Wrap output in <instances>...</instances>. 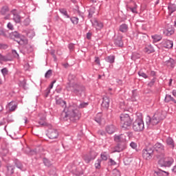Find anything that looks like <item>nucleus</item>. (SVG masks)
<instances>
[{"label":"nucleus","mask_w":176,"mask_h":176,"mask_svg":"<svg viewBox=\"0 0 176 176\" xmlns=\"http://www.w3.org/2000/svg\"><path fill=\"white\" fill-rule=\"evenodd\" d=\"M80 119V112L74 106L65 107L60 114V120L75 123Z\"/></svg>","instance_id":"1"},{"label":"nucleus","mask_w":176,"mask_h":176,"mask_svg":"<svg viewBox=\"0 0 176 176\" xmlns=\"http://www.w3.org/2000/svg\"><path fill=\"white\" fill-rule=\"evenodd\" d=\"M154 153H155L156 157H164L166 156V150L164 149V145L160 142H157L154 145Z\"/></svg>","instance_id":"2"},{"label":"nucleus","mask_w":176,"mask_h":176,"mask_svg":"<svg viewBox=\"0 0 176 176\" xmlns=\"http://www.w3.org/2000/svg\"><path fill=\"white\" fill-rule=\"evenodd\" d=\"M120 123L122 124V129L130 127L133 123V120L129 114H121L120 116Z\"/></svg>","instance_id":"3"},{"label":"nucleus","mask_w":176,"mask_h":176,"mask_svg":"<svg viewBox=\"0 0 176 176\" xmlns=\"http://www.w3.org/2000/svg\"><path fill=\"white\" fill-rule=\"evenodd\" d=\"M71 91L76 94V96H80L82 94H85V91L86 90V88L85 86L80 85V84H75L74 85H72L69 87Z\"/></svg>","instance_id":"4"},{"label":"nucleus","mask_w":176,"mask_h":176,"mask_svg":"<svg viewBox=\"0 0 176 176\" xmlns=\"http://www.w3.org/2000/svg\"><path fill=\"white\" fill-rule=\"evenodd\" d=\"M157 159H160L158 160V164H160L161 167H171L173 163H174V159L171 157H158Z\"/></svg>","instance_id":"5"},{"label":"nucleus","mask_w":176,"mask_h":176,"mask_svg":"<svg viewBox=\"0 0 176 176\" xmlns=\"http://www.w3.org/2000/svg\"><path fill=\"white\" fill-rule=\"evenodd\" d=\"M132 128L134 131H142L145 129L144 120L141 118H138L132 124Z\"/></svg>","instance_id":"6"},{"label":"nucleus","mask_w":176,"mask_h":176,"mask_svg":"<svg viewBox=\"0 0 176 176\" xmlns=\"http://www.w3.org/2000/svg\"><path fill=\"white\" fill-rule=\"evenodd\" d=\"M19 41L16 40V42L19 43V45H21L23 47V49L25 52H27L28 53H31L32 52V47L31 45H28V39L27 38L23 36L19 38Z\"/></svg>","instance_id":"7"},{"label":"nucleus","mask_w":176,"mask_h":176,"mask_svg":"<svg viewBox=\"0 0 176 176\" xmlns=\"http://www.w3.org/2000/svg\"><path fill=\"white\" fill-rule=\"evenodd\" d=\"M153 148L151 147H146L142 150V157L145 160H151L153 156Z\"/></svg>","instance_id":"8"},{"label":"nucleus","mask_w":176,"mask_h":176,"mask_svg":"<svg viewBox=\"0 0 176 176\" xmlns=\"http://www.w3.org/2000/svg\"><path fill=\"white\" fill-rule=\"evenodd\" d=\"M47 135L50 140H56L58 138V131L54 129H50Z\"/></svg>","instance_id":"9"},{"label":"nucleus","mask_w":176,"mask_h":176,"mask_svg":"<svg viewBox=\"0 0 176 176\" xmlns=\"http://www.w3.org/2000/svg\"><path fill=\"white\" fill-rule=\"evenodd\" d=\"M14 166L10 164H7L6 165L5 168V175L6 176H12V174H14Z\"/></svg>","instance_id":"10"},{"label":"nucleus","mask_w":176,"mask_h":176,"mask_svg":"<svg viewBox=\"0 0 176 176\" xmlns=\"http://www.w3.org/2000/svg\"><path fill=\"white\" fill-rule=\"evenodd\" d=\"M160 122V120L157 119L155 116H153L152 118L151 117L148 116L146 118V124H152V126H156V124H158Z\"/></svg>","instance_id":"11"},{"label":"nucleus","mask_w":176,"mask_h":176,"mask_svg":"<svg viewBox=\"0 0 176 176\" xmlns=\"http://www.w3.org/2000/svg\"><path fill=\"white\" fill-rule=\"evenodd\" d=\"M68 80L69 87H71L78 83V79L76 78V76H75L74 74H70L68 76Z\"/></svg>","instance_id":"12"},{"label":"nucleus","mask_w":176,"mask_h":176,"mask_svg":"<svg viewBox=\"0 0 176 176\" xmlns=\"http://www.w3.org/2000/svg\"><path fill=\"white\" fill-rule=\"evenodd\" d=\"M155 118H156L157 120H163L164 119H166V112L160 110L157 111L155 114H154Z\"/></svg>","instance_id":"13"},{"label":"nucleus","mask_w":176,"mask_h":176,"mask_svg":"<svg viewBox=\"0 0 176 176\" xmlns=\"http://www.w3.org/2000/svg\"><path fill=\"white\" fill-rule=\"evenodd\" d=\"M11 14L13 15L12 20L14 21V23H21V16L16 12V10H13L11 11Z\"/></svg>","instance_id":"14"},{"label":"nucleus","mask_w":176,"mask_h":176,"mask_svg":"<svg viewBox=\"0 0 176 176\" xmlns=\"http://www.w3.org/2000/svg\"><path fill=\"white\" fill-rule=\"evenodd\" d=\"M124 149H126V145L124 144V143H120L118 144L115 147H114V151H113V153H115V152H122L123 151H124Z\"/></svg>","instance_id":"15"},{"label":"nucleus","mask_w":176,"mask_h":176,"mask_svg":"<svg viewBox=\"0 0 176 176\" xmlns=\"http://www.w3.org/2000/svg\"><path fill=\"white\" fill-rule=\"evenodd\" d=\"M55 100L56 105H60V107H67V102L64 100H63V98H60L58 96H55Z\"/></svg>","instance_id":"16"},{"label":"nucleus","mask_w":176,"mask_h":176,"mask_svg":"<svg viewBox=\"0 0 176 176\" xmlns=\"http://www.w3.org/2000/svg\"><path fill=\"white\" fill-rule=\"evenodd\" d=\"M92 25L96 28V30H101L102 27H104V25L102 23L98 21L97 19H94L91 21Z\"/></svg>","instance_id":"17"},{"label":"nucleus","mask_w":176,"mask_h":176,"mask_svg":"<svg viewBox=\"0 0 176 176\" xmlns=\"http://www.w3.org/2000/svg\"><path fill=\"white\" fill-rule=\"evenodd\" d=\"M114 140L116 142H124V141H126V135L121 134L119 135H115Z\"/></svg>","instance_id":"18"},{"label":"nucleus","mask_w":176,"mask_h":176,"mask_svg":"<svg viewBox=\"0 0 176 176\" xmlns=\"http://www.w3.org/2000/svg\"><path fill=\"white\" fill-rule=\"evenodd\" d=\"M144 53H147V54H151V53H155V48L152 45H147L145 46L144 49Z\"/></svg>","instance_id":"19"},{"label":"nucleus","mask_w":176,"mask_h":176,"mask_svg":"<svg viewBox=\"0 0 176 176\" xmlns=\"http://www.w3.org/2000/svg\"><path fill=\"white\" fill-rule=\"evenodd\" d=\"M102 100V107L108 109V108H109V98H108V96H104Z\"/></svg>","instance_id":"20"},{"label":"nucleus","mask_w":176,"mask_h":176,"mask_svg":"<svg viewBox=\"0 0 176 176\" xmlns=\"http://www.w3.org/2000/svg\"><path fill=\"white\" fill-rule=\"evenodd\" d=\"M7 108L10 112H13L17 109V104L14 102H10Z\"/></svg>","instance_id":"21"},{"label":"nucleus","mask_w":176,"mask_h":176,"mask_svg":"<svg viewBox=\"0 0 176 176\" xmlns=\"http://www.w3.org/2000/svg\"><path fill=\"white\" fill-rule=\"evenodd\" d=\"M106 131L108 134H113L116 131V128L113 125H108L106 126Z\"/></svg>","instance_id":"22"},{"label":"nucleus","mask_w":176,"mask_h":176,"mask_svg":"<svg viewBox=\"0 0 176 176\" xmlns=\"http://www.w3.org/2000/svg\"><path fill=\"white\" fill-rule=\"evenodd\" d=\"M114 44L116 45V46H118V47H122V46H123V41H122V36H118L114 40Z\"/></svg>","instance_id":"23"},{"label":"nucleus","mask_w":176,"mask_h":176,"mask_svg":"<svg viewBox=\"0 0 176 176\" xmlns=\"http://www.w3.org/2000/svg\"><path fill=\"white\" fill-rule=\"evenodd\" d=\"M176 62L174 59L170 58L169 60L166 61V65L170 68H174L175 67Z\"/></svg>","instance_id":"24"},{"label":"nucleus","mask_w":176,"mask_h":176,"mask_svg":"<svg viewBox=\"0 0 176 176\" xmlns=\"http://www.w3.org/2000/svg\"><path fill=\"white\" fill-rule=\"evenodd\" d=\"M166 144L168 145L169 148L174 149L175 148V144L174 143V140L171 138H168L166 139Z\"/></svg>","instance_id":"25"},{"label":"nucleus","mask_w":176,"mask_h":176,"mask_svg":"<svg viewBox=\"0 0 176 176\" xmlns=\"http://www.w3.org/2000/svg\"><path fill=\"white\" fill-rule=\"evenodd\" d=\"M153 43H156V42H160V40L163 38L162 35L160 34H154L151 36Z\"/></svg>","instance_id":"26"},{"label":"nucleus","mask_w":176,"mask_h":176,"mask_svg":"<svg viewBox=\"0 0 176 176\" xmlns=\"http://www.w3.org/2000/svg\"><path fill=\"white\" fill-rule=\"evenodd\" d=\"M11 39H20L21 35L17 32H13L10 34Z\"/></svg>","instance_id":"27"},{"label":"nucleus","mask_w":176,"mask_h":176,"mask_svg":"<svg viewBox=\"0 0 176 176\" xmlns=\"http://www.w3.org/2000/svg\"><path fill=\"white\" fill-rule=\"evenodd\" d=\"M168 9L169 13H170V14H171L174 13V12H176V5L170 3V4H168Z\"/></svg>","instance_id":"28"},{"label":"nucleus","mask_w":176,"mask_h":176,"mask_svg":"<svg viewBox=\"0 0 176 176\" xmlns=\"http://www.w3.org/2000/svg\"><path fill=\"white\" fill-rule=\"evenodd\" d=\"M119 30L120 32H127V31H129V25H127V24L123 23L120 25Z\"/></svg>","instance_id":"29"},{"label":"nucleus","mask_w":176,"mask_h":176,"mask_svg":"<svg viewBox=\"0 0 176 176\" xmlns=\"http://www.w3.org/2000/svg\"><path fill=\"white\" fill-rule=\"evenodd\" d=\"M175 32L174 28H168L164 32V34H166V36H171Z\"/></svg>","instance_id":"30"},{"label":"nucleus","mask_w":176,"mask_h":176,"mask_svg":"<svg viewBox=\"0 0 176 176\" xmlns=\"http://www.w3.org/2000/svg\"><path fill=\"white\" fill-rule=\"evenodd\" d=\"M173 41L170 40H166L164 43V47H166V49H171L173 48Z\"/></svg>","instance_id":"31"},{"label":"nucleus","mask_w":176,"mask_h":176,"mask_svg":"<svg viewBox=\"0 0 176 176\" xmlns=\"http://www.w3.org/2000/svg\"><path fill=\"white\" fill-rule=\"evenodd\" d=\"M174 102V104H176V100L171 96V95H166L165 97V102Z\"/></svg>","instance_id":"32"},{"label":"nucleus","mask_w":176,"mask_h":176,"mask_svg":"<svg viewBox=\"0 0 176 176\" xmlns=\"http://www.w3.org/2000/svg\"><path fill=\"white\" fill-rule=\"evenodd\" d=\"M133 4L135 5L134 7L126 6V10L128 12H132V13H137V5H135V3H133Z\"/></svg>","instance_id":"33"},{"label":"nucleus","mask_w":176,"mask_h":176,"mask_svg":"<svg viewBox=\"0 0 176 176\" xmlns=\"http://www.w3.org/2000/svg\"><path fill=\"white\" fill-rule=\"evenodd\" d=\"M105 61L109 63V64H113L115 63V56H109L105 58Z\"/></svg>","instance_id":"34"},{"label":"nucleus","mask_w":176,"mask_h":176,"mask_svg":"<svg viewBox=\"0 0 176 176\" xmlns=\"http://www.w3.org/2000/svg\"><path fill=\"white\" fill-rule=\"evenodd\" d=\"M38 123L40 126H48V124L46 122V117L41 118Z\"/></svg>","instance_id":"35"},{"label":"nucleus","mask_w":176,"mask_h":176,"mask_svg":"<svg viewBox=\"0 0 176 176\" xmlns=\"http://www.w3.org/2000/svg\"><path fill=\"white\" fill-rule=\"evenodd\" d=\"M8 12H9V7H8L7 6H4L1 8L0 13L3 16H5V14H6Z\"/></svg>","instance_id":"36"},{"label":"nucleus","mask_w":176,"mask_h":176,"mask_svg":"<svg viewBox=\"0 0 176 176\" xmlns=\"http://www.w3.org/2000/svg\"><path fill=\"white\" fill-rule=\"evenodd\" d=\"M102 118V113H98L95 117V121L99 124H101V118Z\"/></svg>","instance_id":"37"},{"label":"nucleus","mask_w":176,"mask_h":176,"mask_svg":"<svg viewBox=\"0 0 176 176\" xmlns=\"http://www.w3.org/2000/svg\"><path fill=\"white\" fill-rule=\"evenodd\" d=\"M59 12H60V13H61V14H63V16H65V17H67V19H69L68 12H67V10L65 8H60Z\"/></svg>","instance_id":"38"},{"label":"nucleus","mask_w":176,"mask_h":176,"mask_svg":"<svg viewBox=\"0 0 176 176\" xmlns=\"http://www.w3.org/2000/svg\"><path fill=\"white\" fill-rule=\"evenodd\" d=\"M94 13H96V8H91L89 10V15H88V18L89 19H91L93 17V15L94 14Z\"/></svg>","instance_id":"39"},{"label":"nucleus","mask_w":176,"mask_h":176,"mask_svg":"<svg viewBox=\"0 0 176 176\" xmlns=\"http://www.w3.org/2000/svg\"><path fill=\"white\" fill-rule=\"evenodd\" d=\"M20 87H23L25 90H27V80H23L19 82Z\"/></svg>","instance_id":"40"},{"label":"nucleus","mask_w":176,"mask_h":176,"mask_svg":"<svg viewBox=\"0 0 176 176\" xmlns=\"http://www.w3.org/2000/svg\"><path fill=\"white\" fill-rule=\"evenodd\" d=\"M43 162L46 167H50L52 166V162L47 158H43Z\"/></svg>","instance_id":"41"},{"label":"nucleus","mask_w":176,"mask_h":176,"mask_svg":"<svg viewBox=\"0 0 176 176\" xmlns=\"http://www.w3.org/2000/svg\"><path fill=\"white\" fill-rule=\"evenodd\" d=\"M94 159H96V157H91L88 155L84 156V160L86 163H90V162H91V160H94Z\"/></svg>","instance_id":"42"},{"label":"nucleus","mask_w":176,"mask_h":176,"mask_svg":"<svg viewBox=\"0 0 176 176\" xmlns=\"http://www.w3.org/2000/svg\"><path fill=\"white\" fill-rule=\"evenodd\" d=\"M100 157L102 160L107 161L108 160V154L107 153V152H103L101 153Z\"/></svg>","instance_id":"43"},{"label":"nucleus","mask_w":176,"mask_h":176,"mask_svg":"<svg viewBox=\"0 0 176 176\" xmlns=\"http://www.w3.org/2000/svg\"><path fill=\"white\" fill-rule=\"evenodd\" d=\"M138 75L139 76H142V78H144V79H148V75H146V74L141 70L138 72Z\"/></svg>","instance_id":"44"},{"label":"nucleus","mask_w":176,"mask_h":176,"mask_svg":"<svg viewBox=\"0 0 176 176\" xmlns=\"http://www.w3.org/2000/svg\"><path fill=\"white\" fill-rule=\"evenodd\" d=\"M87 105H89V102H81L79 105H78V108L79 109H82V108H86L87 107Z\"/></svg>","instance_id":"45"},{"label":"nucleus","mask_w":176,"mask_h":176,"mask_svg":"<svg viewBox=\"0 0 176 176\" xmlns=\"http://www.w3.org/2000/svg\"><path fill=\"white\" fill-rule=\"evenodd\" d=\"M96 168L100 169L101 168V160H98L96 163H95Z\"/></svg>","instance_id":"46"},{"label":"nucleus","mask_w":176,"mask_h":176,"mask_svg":"<svg viewBox=\"0 0 176 176\" xmlns=\"http://www.w3.org/2000/svg\"><path fill=\"white\" fill-rule=\"evenodd\" d=\"M71 21L73 23V24H78L79 23V19L78 17H72L70 19Z\"/></svg>","instance_id":"47"},{"label":"nucleus","mask_w":176,"mask_h":176,"mask_svg":"<svg viewBox=\"0 0 176 176\" xmlns=\"http://www.w3.org/2000/svg\"><path fill=\"white\" fill-rule=\"evenodd\" d=\"M1 73L3 74V76H6L9 74V70H8V68L4 67L1 69Z\"/></svg>","instance_id":"48"},{"label":"nucleus","mask_w":176,"mask_h":176,"mask_svg":"<svg viewBox=\"0 0 176 176\" xmlns=\"http://www.w3.org/2000/svg\"><path fill=\"white\" fill-rule=\"evenodd\" d=\"M52 69H49L45 74V78H46L47 79H49V78H50V76H52Z\"/></svg>","instance_id":"49"},{"label":"nucleus","mask_w":176,"mask_h":176,"mask_svg":"<svg viewBox=\"0 0 176 176\" xmlns=\"http://www.w3.org/2000/svg\"><path fill=\"white\" fill-rule=\"evenodd\" d=\"M137 58H140V54L137 53H133L131 56V60H137Z\"/></svg>","instance_id":"50"},{"label":"nucleus","mask_w":176,"mask_h":176,"mask_svg":"<svg viewBox=\"0 0 176 176\" xmlns=\"http://www.w3.org/2000/svg\"><path fill=\"white\" fill-rule=\"evenodd\" d=\"M1 61H9V59L8 58V57L0 54V63Z\"/></svg>","instance_id":"51"},{"label":"nucleus","mask_w":176,"mask_h":176,"mask_svg":"<svg viewBox=\"0 0 176 176\" xmlns=\"http://www.w3.org/2000/svg\"><path fill=\"white\" fill-rule=\"evenodd\" d=\"M113 174L114 176H120V171L118 169H114L113 170Z\"/></svg>","instance_id":"52"},{"label":"nucleus","mask_w":176,"mask_h":176,"mask_svg":"<svg viewBox=\"0 0 176 176\" xmlns=\"http://www.w3.org/2000/svg\"><path fill=\"white\" fill-rule=\"evenodd\" d=\"M68 48L69 49L70 52H74V50L75 49V44L74 43L69 44Z\"/></svg>","instance_id":"53"},{"label":"nucleus","mask_w":176,"mask_h":176,"mask_svg":"<svg viewBox=\"0 0 176 176\" xmlns=\"http://www.w3.org/2000/svg\"><path fill=\"white\" fill-rule=\"evenodd\" d=\"M156 82V78H154L153 79H152L151 80V82L148 84L149 87H152V86H153V85H155V82Z\"/></svg>","instance_id":"54"},{"label":"nucleus","mask_w":176,"mask_h":176,"mask_svg":"<svg viewBox=\"0 0 176 176\" xmlns=\"http://www.w3.org/2000/svg\"><path fill=\"white\" fill-rule=\"evenodd\" d=\"M7 27L9 30H11V31H13V30H14V28L13 27V25L12 24V23L9 22L7 25Z\"/></svg>","instance_id":"55"},{"label":"nucleus","mask_w":176,"mask_h":176,"mask_svg":"<svg viewBox=\"0 0 176 176\" xmlns=\"http://www.w3.org/2000/svg\"><path fill=\"white\" fill-rule=\"evenodd\" d=\"M23 24L24 25H25L26 27L28 25H30V19L27 18L25 19V21H23Z\"/></svg>","instance_id":"56"},{"label":"nucleus","mask_w":176,"mask_h":176,"mask_svg":"<svg viewBox=\"0 0 176 176\" xmlns=\"http://www.w3.org/2000/svg\"><path fill=\"white\" fill-rule=\"evenodd\" d=\"M109 162L111 166L116 165V162H115V160H112L111 158L109 159Z\"/></svg>","instance_id":"57"},{"label":"nucleus","mask_w":176,"mask_h":176,"mask_svg":"<svg viewBox=\"0 0 176 176\" xmlns=\"http://www.w3.org/2000/svg\"><path fill=\"white\" fill-rule=\"evenodd\" d=\"M155 174H157V175H160V173H165V174H166V175H168V172H166V171H164V170H160V171H155Z\"/></svg>","instance_id":"58"},{"label":"nucleus","mask_w":176,"mask_h":176,"mask_svg":"<svg viewBox=\"0 0 176 176\" xmlns=\"http://www.w3.org/2000/svg\"><path fill=\"white\" fill-rule=\"evenodd\" d=\"M8 48V45L3 44V43H0V49H7Z\"/></svg>","instance_id":"59"},{"label":"nucleus","mask_w":176,"mask_h":176,"mask_svg":"<svg viewBox=\"0 0 176 176\" xmlns=\"http://www.w3.org/2000/svg\"><path fill=\"white\" fill-rule=\"evenodd\" d=\"M8 153H9V150L8 149L3 150V153H2L3 156H6V155H8Z\"/></svg>","instance_id":"60"},{"label":"nucleus","mask_w":176,"mask_h":176,"mask_svg":"<svg viewBox=\"0 0 176 176\" xmlns=\"http://www.w3.org/2000/svg\"><path fill=\"white\" fill-rule=\"evenodd\" d=\"M51 54H52L53 58L54 59V61H57V57L56 56V54H54V51H52Z\"/></svg>","instance_id":"61"},{"label":"nucleus","mask_w":176,"mask_h":176,"mask_svg":"<svg viewBox=\"0 0 176 176\" xmlns=\"http://www.w3.org/2000/svg\"><path fill=\"white\" fill-rule=\"evenodd\" d=\"M95 63L98 64V65H101V63H100V58L96 57L95 58Z\"/></svg>","instance_id":"62"},{"label":"nucleus","mask_w":176,"mask_h":176,"mask_svg":"<svg viewBox=\"0 0 176 176\" xmlns=\"http://www.w3.org/2000/svg\"><path fill=\"white\" fill-rule=\"evenodd\" d=\"M130 146H131V148H133V149H135V148H137V144L132 142L130 144Z\"/></svg>","instance_id":"63"},{"label":"nucleus","mask_w":176,"mask_h":176,"mask_svg":"<svg viewBox=\"0 0 176 176\" xmlns=\"http://www.w3.org/2000/svg\"><path fill=\"white\" fill-rule=\"evenodd\" d=\"M12 54L14 56V57H19V54L17 53V51L13 50H12Z\"/></svg>","instance_id":"64"}]
</instances>
